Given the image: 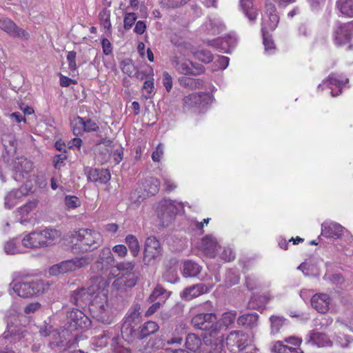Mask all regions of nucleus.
<instances>
[{
  "label": "nucleus",
  "instance_id": "nucleus-42",
  "mask_svg": "<svg viewBox=\"0 0 353 353\" xmlns=\"http://www.w3.org/2000/svg\"><path fill=\"white\" fill-rule=\"evenodd\" d=\"M110 172L106 169L94 170L91 172L89 179L92 181H99L102 183H106L110 179Z\"/></svg>",
  "mask_w": 353,
  "mask_h": 353
},
{
  "label": "nucleus",
  "instance_id": "nucleus-27",
  "mask_svg": "<svg viewBox=\"0 0 353 353\" xmlns=\"http://www.w3.org/2000/svg\"><path fill=\"white\" fill-rule=\"evenodd\" d=\"M343 232V228L336 223L326 221L321 225V234L327 238L338 239Z\"/></svg>",
  "mask_w": 353,
  "mask_h": 353
},
{
  "label": "nucleus",
  "instance_id": "nucleus-20",
  "mask_svg": "<svg viewBox=\"0 0 353 353\" xmlns=\"http://www.w3.org/2000/svg\"><path fill=\"white\" fill-rule=\"evenodd\" d=\"M172 63L175 69L184 74L197 75L204 72V67L195 64L189 60H181L175 57L172 59Z\"/></svg>",
  "mask_w": 353,
  "mask_h": 353
},
{
  "label": "nucleus",
  "instance_id": "nucleus-39",
  "mask_svg": "<svg viewBox=\"0 0 353 353\" xmlns=\"http://www.w3.org/2000/svg\"><path fill=\"white\" fill-rule=\"evenodd\" d=\"M270 350L274 353H303L301 348L289 347L280 341L274 343Z\"/></svg>",
  "mask_w": 353,
  "mask_h": 353
},
{
  "label": "nucleus",
  "instance_id": "nucleus-44",
  "mask_svg": "<svg viewBox=\"0 0 353 353\" xmlns=\"http://www.w3.org/2000/svg\"><path fill=\"white\" fill-rule=\"evenodd\" d=\"M170 295V292H168L161 286H157L151 295L149 297V300L151 302L160 301L161 303L164 302Z\"/></svg>",
  "mask_w": 353,
  "mask_h": 353
},
{
  "label": "nucleus",
  "instance_id": "nucleus-37",
  "mask_svg": "<svg viewBox=\"0 0 353 353\" xmlns=\"http://www.w3.org/2000/svg\"><path fill=\"white\" fill-rule=\"evenodd\" d=\"M270 333L276 334L288 325V321L280 316H271L270 317Z\"/></svg>",
  "mask_w": 353,
  "mask_h": 353
},
{
  "label": "nucleus",
  "instance_id": "nucleus-59",
  "mask_svg": "<svg viewBox=\"0 0 353 353\" xmlns=\"http://www.w3.org/2000/svg\"><path fill=\"white\" fill-rule=\"evenodd\" d=\"M325 1L326 0H307L311 9L314 12H317L321 9L325 5Z\"/></svg>",
  "mask_w": 353,
  "mask_h": 353
},
{
  "label": "nucleus",
  "instance_id": "nucleus-48",
  "mask_svg": "<svg viewBox=\"0 0 353 353\" xmlns=\"http://www.w3.org/2000/svg\"><path fill=\"white\" fill-rule=\"evenodd\" d=\"M236 314L234 312H227L223 314L221 319L217 323L221 326V330L222 328H226L230 325L232 324L236 319Z\"/></svg>",
  "mask_w": 353,
  "mask_h": 353
},
{
  "label": "nucleus",
  "instance_id": "nucleus-22",
  "mask_svg": "<svg viewBox=\"0 0 353 353\" xmlns=\"http://www.w3.org/2000/svg\"><path fill=\"white\" fill-rule=\"evenodd\" d=\"M348 82L347 78H342L336 74H330L328 78L319 84V88L327 86L330 89V94L332 97H336L340 94L341 90L345 83Z\"/></svg>",
  "mask_w": 353,
  "mask_h": 353
},
{
  "label": "nucleus",
  "instance_id": "nucleus-13",
  "mask_svg": "<svg viewBox=\"0 0 353 353\" xmlns=\"http://www.w3.org/2000/svg\"><path fill=\"white\" fill-rule=\"evenodd\" d=\"M134 267L132 262H122L117 265V271H125V274H122L121 276L117 277L113 282V286L119 290L122 288H132L137 283V278L135 274L132 272Z\"/></svg>",
  "mask_w": 353,
  "mask_h": 353
},
{
  "label": "nucleus",
  "instance_id": "nucleus-32",
  "mask_svg": "<svg viewBox=\"0 0 353 353\" xmlns=\"http://www.w3.org/2000/svg\"><path fill=\"white\" fill-rule=\"evenodd\" d=\"M298 269L305 276H319L321 273L319 262L316 260H308L302 263Z\"/></svg>",
  "mask_w": 353,
  "mask_h": 353
},
{
  "label": "nucleus",
  "instance_id": "nucleus-46",
  "mask_svg": "<svg viewBox=\"0 0 353 353\" xmlns=\"http://www.w3.org/2000/svg\"><path fill=\"white\" fill-rule=\"evenodd\" d=\"M201 345V341L195 334H189L186 337L185 346L192 352L199 350Z\"/></svg>",
  "mask_w": 353,
  "mask_h": 353
},
{
  "label": "nucleus",
  "instance_id": "nucleus-8",
  "mask_svg": "<svg viewBox=\"0 0 353 353\" xmlns=\"http://www.w3.org/2000/svg\"><path fill=\"white\" fill-rule=\"evenodd\" d=\"M160 183L155 178L146 179L140 182L134 192L130 194V200L132 203L139 205L148 196L154 195L159 189Z\"/></svg>",
  "mask_w": 353,
  "mask_h": 353
},
{
  "label": "nucleus",
  "instance_id": "nucleus-9",
  "mask_svg": "<svg viewBox=\"0 0 353 353\" xmlns=\"http://www.w3.org/2000/svg\"><path fill=\"white\" fill-rule=\"evenodd\" d=\"M183 210V205L169 199L160 201L156 207V212L162 226L168 225L173 217Z\"/></svg>",
  "mask_w": 353,
  "mask_h": 353
},
{
  "label": "nucleus",
  "instance_id": "nucleus-52",
  "mask_svg": "<svg viewBox=\"0 0 353 353\" xmlns=\"http://www.w3.org/2000/svg\"><path fill=\"white\" fill-rule=\"evenodd\" d=\"M269 299L270 298L266 295L261 296L259 298L254 296L251 298L249 302V307L253 309H259L263 307Z\"/></svg>",
  "mask_w": 353,
  "mask_h": 353
},
{
  "label": "nucleus",
  "instance_id": "nucleus-40",
  "mask_svg": "<svg viewBox=\"0 0 353 353\" xmlns=\"http://www.w3.org/2000/svg\"><path fill=\"white\" fill-rule=\"evenodd\" d=\"M259 316L256 313H250L241 315L239 317L237 323L239 325L252 328L256 325Z\"/></svg>",
  "mask_w": 353,
  "mask_h": 353
},
{
  "label": "nucleus",
  "instance_id": "nucleus-3",
  "mask_svg": "<svg viewBox=\"0 0 353 353\" xmlns=\"http://www.w3.org/2000/svg\"><path fill=\"white\" fill-rule=\"evenodd\" d=\"M68 319L69 323L68 330H62L61 332L52 330V327L50 325H46L39 330L41 336H52L55 340L54 343L57 345L63 344V338L68 335L69 331L74 330H86L90 325L91 321L89 318L85 315L81 310L73 309L68 314Z\"/></svg>",
  "mask_w": 353,
  "mask_h": 353
},
{
  "label": "nucleus",
  "instance_id": "nucleus-54",
  "mask_svg": "<svg viewBox=\"0 0 353 353\" xmlns=\"http://www.w3.org/2000/svg\"><path fill=\"white\" fill-rule=\"evenodd\" d=\"M335 341L341 347H347L353 339L350 336L339 334L336 336Z\"/></svg>",
  "mask_w": 353,
  "mask_h": 353
},
{
  "label": "nucleus",
  "instance_id": "nucleus-60",
  "mask_svg": "<svg viewBox=\"0 0 353 353\" xmlns=\"http://www.w3.org/2000/svg\"><path fill=\"white\" fill-rule=\"evenodd\" d=\"M163 84L168 92L171 90L172 88V78L167 72H163Z\"/></svg>",
  "mask_w": 353,
  "mask_h": 353
},
{
  "label": "nucleus",
  "instance_id": "nucleus-41",
  "mask_svg": "<svg viewBox=\"0 0 353 353\" xmlns=\"http://www.w3.org/2000/svg\"><path fill=\"white\" fill-rule=\"evenodd\" d=\"M178 81L181 86L192 90L200 88L203 85V81L201 79L185 76L179 77Z\"/></svg>",
  "mask_w": 353,
  "mask_h": 353
},
{
  "label": "nucleus",
  "instance_id": "nucleus-16",
  "mask_svg": "<svg viewBox=\"0 0 353 353\" xmlns=\"http://www.w3.org/2000/svg\"><path fill=\"white\" fill-rule=\"evenodd\" d=\"M38 203L37 199H32L17 209V216L21 224L31 223L36 219Z\"/></svg>",
  "mask_w": 353,
  "mask_h": 353
},
{
  "label": "nucleus",
  "instance_id": "nucleus-57",
  "mask_svg": "<svg viewBox=\"0 0 353 353\" xmlns=\"http://www.w3.org/2000/svg\"><path fill=\"white\" fill-rule=\"evenodd\" d=\"M219 258L224 261H230L234 259V253L230 248H224L219 254Z\"/></svg>",
  "mask_w": 353,
  "mask_h": 353
},
{
  "label": "nucleus",
  "instance_id": "nucleus-24",
  "mask_svg": "<svg viewBox=\"0 0 353 353\" xmlns=\"http://www.w3.org/2000/svg\"><path fill=\"white\" fill-rule=\"evenodd\" d=\"M161 253L159 241L154 236L147 238L144 246V258L150 261L159 256Z\"/></svg>",
  "mask_w": 353,
  "mask_h": 353
},
{
  "label": "nucleus",
  "instance_id": "nucleus-51",
  "mask_svg": "<svg viewBox=\"0 0 353 353\" xmlns=\"http://www.w3.org/2000/svg\"><path fill=\"white\" fill-rule=\"evenodd\" d=\"M193 54L196 59L205 63H208L213 59L212 54L207 50H199L196 52H194Z\"/></svg>",
  "mask_w": 353,
  "mask_h": 353
},
{
  "label": "nucleus",
  "instance_id": "nucleus-28",
  "mask_svg": "<svg viewBox=\"0 0 353 353\" xmlns=\"http://www.w3.org/2000/svg\"><path fill=\"white\" fill-rule=\"evenodd\" d=\"M0 28L10 36L18 38L21 40H28L30 37L29 33L19 28L16 23H0Z\"/></svg>",
  "mask_w": 353,
  "mask_h": 353
},
{
  "label": "nucleus",
  "instance_id": "nucleus-2",
  "mask_svg": "<svg viewBox=\"0 0 353 353\" xmlns=\"http://www.w3.org/2000/svg\"><path fill=\"white\" fill-rule=\"evenodd\" d=\"M192 324L194 327L205 331L203 336L205 345H214L218 350L222 347L223 334L214 314H198L192 319Z\"/></svg>",
  "mask_w": 353,
  "mask_h": 353
},
{
  "label": "nucleus",
  "instance_id": "nucleus-4",
  "mask_svg": "<svg viewBox=\"0 0 353 353\" xmlns=\"http://www.w3.org/2000/svg\"><path fill=\"white\" fill-rule=\"evenodd\" d=\"M74 252H92L99 248L103 242L102 234L94 230L81 228L70 233Z\"/></svg>",
  "mask_w": 353,
  "mask_h": 353
},
{
  "label": "nucleus",
  "instance_id": "nucleus-17",
  "mask_svg": "<svg viewBox=\"0 0 353 353\" xmlns=\"http://www.w3.org/2000/svg\"><path fill=\"white\" fill-rule=\"evenodd\" d=\"M196 247L210 258L216 257L222 249L217 239L212 234L203 236L197 243Z\"/></svg>",
  "mask_w": 353,
  "mask_h": 353
},
{
  "label": "nucleus",
  "instance_id": "nucleus-34",
  "mask_svg": "<svg viewBox=\"0 0 353 353\" xmlns=\"http://www.w3.org/2000/svg\"><path fill=\"white\" fill-rule=\"evenodd\" d=\"M153 76V70L150 68V72H148L147 78L143 85V97L146 99L152 98L155 93Z\"/></svg>",
  "mask_w": 353,
  "mask_h": 353
},
{
  "label": "nucleus",
  "instance_id": "nucleus-36",
  "mask_svg": "<svg viewBox=\"0 0 353 353\" xmlns=\"http://www.w3.org/2000/svg\"><path fill=\"white\" fill-rule=\"evenodd\" d=\"M201 270V267L192 261H186L183 263V275L185 277L196 276Z\"/></svg>",
  "mask_w": 353,
  "mask_h": 353
},
{
  "label": "nucleus",
  "instance_id": "nucleus-61",
  "mask_svg": "<svg viewBox=\"0 0 353 353\" xmlns=\"http://www.w3.org/2000/svg\"><path fill=\"white\" fill-rule=\"evenodd\" d=\"M163 181L166 191L170 192L176 188V185L172 179L167 176L163 177Z\"/></svg>",
  "mask_w": 353,
  "mask_h": 353
},
{
  "label": "nucleus",
  "instance_id": "nucleus-56",
  "mask_svg": "<svg viewBox=\"0 0 353 353\" xmlns=\"http://www.w3.org/2000/svg\"><path fill=\"white\" fill-rule=\"evenodd\" d=\"M76 57L77 54L74 51H69L67 53L68 67L72 71H74L77 69Z\"/></svg>",
  "mask_w": 353,
  "mask_h": 353
},
{
  "label": "nucleus",
  "instance_id": "nucleus-49",
  "mask_svg": "<svg viewBox=\"0 0 353 353\" xmlns=\"http://www.w3.org/2000/svg\"><path fill=\"white\" fill-rule=\"evenodd\" d=\"M159 330V325L154 321L146 322L141 330V337L143 339L156 332Z\"/></svg>",
  "mask_w": 353,
  "mask_h": 353
},
{
  "label": "nucleus",
  "instance_id": "nucleus-11",
  "mask_svg": "<svg viewBox=\"0 0 353 353\" xmlns=\"http://www.w3.org/2000/svg\"><path fill=\"white\" fill-rule=\"evenodd\" d=\"M93 260L91 255H86L81 257L64 261L60 263L52 266L49 270L50 275L57 276L69 272L75 271L77 269L88 265Z\"/></svg>",
  "mask_w": 353,
  "mask_h": 353
},
{
  "label": "nucleus",
  "instance_id": "nucleus-25",
  "mask_svg": "<svg viewBox=\"0 0 353 353\" xmlns=\"http://www.w3.org/2000/svg\"><path fill=\"white\" fill-rule=\"evenodd\" d=\"M114 263V259L109 248L101 249L99 259L94 265V268L98 270H107Z\"/></svg>",
  "mask_w": 353,
  "mask_h": 353
},
{
  "label": "nucleus",
  "instance_id": "nucleus-18",
  "mask_svg": "<svg viewBox=\"0 0 353 353\" xmlns=\"http://www.w3.org/2000/svg\"><path fill=\"white\" fill-rule=\"evenodd\" d=\"M71 127L74 134L78 136L83 132H96L99 129V124L91 119L76 117L71 120Z\"/></svg>",
  "mask_w": 353,
  "mask_h": 353
},
{
  "label": "nucleus",
  "instance_id": "nucleus-6",
  "mask_svg": "<svg viewBox=\"0 0 353 353\" xmlns=\"http://www.w3.org/2000/svg\"><path fill=\"white\" fill-rule=\"evenodd\" d=\"M12 170L13 179L19 182L28 183L32 181L35 188L36 178L32 172V163L23 157H10L9 162H6Z\"/></svg>",
  "mask_w": 353,
  "mask_h": 353
},
{
  "label": "nucleus",
  "instance_id": "nucleus-14",
  "mask_svg": "<svg viewBox=\"0 0 353 353\" xmlns=\"http://www.w3.org/2000/svg\"><path fill=\"white\" fill-rule=\"evenodd\" d=\"M107 143L108 144L104 143L99 145L98 154H97V161L103 164L110 159H113L114 163L118 164L123 159V149L119 146L113 148L110 141Z\"/></svg>",
  "mask_w": 353,
  "mask_h": 353
},
{
  "label": "nucleus",
  "instance_id": "nucleus-45",
  "mask_svg": "<svg viewBox=\"0 0 353 353\" xmlns=\"http://www.w3.org/2000/svg\"><path fill=\"white\" fill-rule=\"evenodd\" d=\"M3 249L7 254H16L24 252L17 239H12L6 242Z\"/></svg>",
  "mask_w": 353,
  "mask_h": 353
},
{
  "label": "nucleus",
  "instance_id": "nucleus-15",
  "mask_svg": "<svg viewBox=\"0 0 353 353\" xmlns=\"http://www.w3.org/2000/svg\"><path fill=\"white\" fill-rule=\"evenodd\" d=\"M212 100L211 94L205 92L192 93L184 97L183 108L188 110H194L203 108Z\"/></svg>",
  "mask_w": 353,
  "mask_h": 353
},
{
  "label": "nucleus",
  "instance_id": "nucleus-33",
  "mask_svg": "<svg viewBox=\"0 0 353 353\" xmlns=\"http://www.w3.org/2000/svg\"><path fill=\"white\" fill-rule=\"evenodd\" d=\"M307 343L316 345L318 347H328L332 344V341L326 334L314 331L310 333Z\"/></svg>",
  "mask_w": 353,
  "mask_h": 353
},
{
  "label": "nucleus",
  "instance_id": "nucleus-38",
  "mask_svg": "<svg viewBox=\"0 0 353 353\" xmlns=\"http://www.w3.org/2000/svg\"><path fill=\"white\" fill-rule=\"evenodd\" d=\"M336 7L341 14L353 17V0H337Z\"/></svg>",
  "mask_w": 353,
  "mask_h": 353
},
{
  "label": "nucleus",
  "instance_id": "nucleus-29",
  "mask_svg": "<svg viewBox=\"0 0 353 353\" xmlns=\"http://www.w3.org/2000/svg\"><path fill=\"white\" fill-rule=\"evenodd\" d=\"M2 143L5 148L6 153L3 155V160L9 162L10 157H14L17 150V142L12 134H3Z\"/></svg>",
  "mask_w": 353,
  "mask_h": 353
},
{
  "label": "nucleus",
  "instance_id": "nucleus-21",
  "mask_svg": "<svg viewBox=\"0 0 353 353\" xmlns=\"http://www.w3.org/2000/svg\"><path fill=\"white\" fill-rule=\"evenodd\" d=\"M220 281L218 276H215V282L199 283L185 288L181 294V297L185 300H191L199 295L207 293L213 288L215 283Z\"/></svg>",
  "mask_w": 353,
  "mask_h": 353
},
{
  "label": "nucleus",
  "instance_id": "nucleus-50",
  "mask_svg": "<svg viewBox=\"0 0 353 353\" xmlns=\"http://www.w3.org/2000/svg\"><path fill=\"white\" fill-rule=\"evenodd\" d=\"M239 273L233 270H229L227 271L225 276V284L228 287L236 285L239 283Z\"/></svg>",
  "mask_w": 353,
  "mask_h": 353
},
{
  "label": "nucleus",
  "instance_id": "nucleus-10",
  "mask_svg": "<svg viewBox=\"0 0 353 353\" xmlns=\"http://www.w3.org/2000/svg\"><path fill=\"white\" fill-rule=\"evenodd\" d=\"M17 317L15 315L12 316H7V330L3 334V337L0 340V348L9 341V343H14L17 339H24L26 341H31L32 336L26 330H22L20 333H17L15 327H14V323L12 319L16 321ZM8 344L3 350L0 349V353H15L13 350L8 349Z\"/></svg>",
  "mask_w": 353,
  "mask_h": 353
},
{
  "label": "nucleus",
  "instance_id": "nucleus-63",
  "mask_svg": "<svg viewBox=\"0 0 353 353\" xmlns=\"http://www.w3.org/2000/svg\"><path fill=\"white\" fill-rule=\"evenodd\" d=\"M41 307V304L38 302L31 303L28 304L24 309V312L26 314H30L39 310Z\"/></svg>",
  "mask_w": 353,
  "mask_h": 353
},
{
  "label": "nucleus",
  "instance_id": "nucleus-30",
  "mask_svg": "<svg viewBox=\"0 0 353 353\" xmlns=\"http://www.w3.org/2000/svg\"><path fill=\"white\" fill-rule=\"evenodd\" d=\"M275 23H264L261 28L265 51L267 54H273L275 51L274 43L269 34L268 30L273 31L276 28Z\"/></svg>",
  "mask_w": 353,
  "mask_h": 353
},
{
  "label": "nucleus",
  "instance_id": "nucleus-12",
  "mask_svg": "<svg viewBox=\"0 0 353 353\" xmlns=\"http://www.w3.org/2000/svg\"><path fill=\"white\" fill-rule=\"evenodd\" d=\"M35 191L32 181L23 184L18 189H13L8 192L4 196V207L7 209H12L17 205L23 197L29 195Z\"/></svg>",
  "mask_w": 353,
  "mask_h": 353
},
{
  "label": "nucleus",
  "instance_id": "nucleus-35",
  "mask_svg": "<svg viewBox=\"0 0 353 353\" xmlns=\"http://www.w3.org/2000/svg\"><path fill=\"white\" fill-rule=\"evenodd\" d=\"M263 19L264 22H279L280 17L273 3H265Z\"/></svg>",
  "mask_w": 353,
  "mask_h": 353
},
{
  "label": "nucleus",
  "instance_id": "nucleus-31",
  "mask_svg": "<svg viewBox=\"0 0 353 353\" xmlns=\"http://www.w3.org/2000/svg\"><path fill=\"white\" fill-rule=\"evenodd\" d=\"M312 307L320 313H325L329 310L330 296L326 294H316L311 299Z\"/></svg>",
  "mask_w": 353,
  "mask_h": 353
},
{
  "label": "nucleus",
  "instance_id": "nucleus-1",
  "mask_svg": "<svg viewBox=\"0 0 353 353\" xmlns=\"http://www.w3.org/2000/svg\"><path fill=\"white\" fill-rule=\"evenodd\" d=\"M109 283L103 278L94 277L88 288L75 291L72 301L77 305L90 303L89 310L92 316L105 324H110L114 319L112 307L108 302Z\"/></svg>",
  "mask_w": 353,
  "mask_h": 353
},
{
  "label": "nucleus",
  "instance_id": "nucleus-26",
  "mask_svg": "<svg viewBox=\"0 0 353 353\" xmlns=\"http://www.w3.org/2000/svg\"><path fill=\"white\" fill-rule=\"evenodd\" d=\"M351 37L350 28L347 23H340L335 30L334 39L339 46L347 44Z\"/></svg>",
  "mask_w": 353,
  "mask_h": 353
},
{
  "label": "nucleus",
  "instance_id": "nucleus-43",
  "mask_svg": "<svg viewBox=\"0 0 353 353\" xmlns=\"http://www.w3.org/2000/svg\"><path fill=\"white\" fill-rule=\"evenodd\" d=\"M241 8L250 21L256 19V9L253 7L251 0H240Z\"/></svg>",
  "mask_w": 353,
  "mask_h": 353
},
{
  "label": "nucleus",
  "instance_id": "nucleus-62",
  "mask_svg": "<svg viewBox=\"0 0 353 353\" xmlns=\"http://www.w3.org/2000/svg\"><path fill=\"white\" fill-rule=\"evenodd\" d=\"M163 154V146L162 144H159L156 150L153 152L152 158L154 161H159Z\"/></svg>",
  "mask_w": 353,
  "mask_h": 353
},
{
  "label": "nucleus",
  "instance_id": "nucleus-64",
  "mask_svg": "<svg viewBox=\"0 0 353 353\" xmlns=\"http://www.w3.org/2000/svg\"><path fill=\"white\" fill-rule=\"evenodd\" d=\"M230 59L228 57L221 56L216 60L218 69L225 70L229 65Z\"/></svg>",
  "mask_w": 353,
  "mask_h": 353
},
{
  "label": "nucleus",
  "instance_id": "nucleus-55",
  "mask_svg": "<svg viewBox=\"0 0 353 353\" xmlns=\"http://www.w3.org/2000/svg\"><path fill=\"white\" fill-rule=\"evenodd\" d=\"M121 70L123 73L130 77L135 74V67L130 60L123 61L121 63Z\"/></svg>",
  "mask_w": 353,
  "mask_h": 353
},
{
  "label": "nucleus",
  "instance_id": "nucleus-7",
  "mask_svg": "<svg viewBox=\"0 0 353 353\" xmlns=\"http://www.w3.org/2000/svg\"><path fill=\"white\" fill-rule=\"evenodd\" d=\"M13 291L21 297H32L43 294L48 288V284L43 281H14L11 283Z\"/></svg>",
  "mask_w": 353,
  "mask_h": 353
},
{
  "label": "nucleus",
  "instance_id": "nucleus-47",
  "mask_svg": "<svg viewBox=\"0 0 353 353\" xmlns=\"http://www.w3.org/2000/svg\"><path fill=\"white\" fill-rule=\"evenodd\" d=\"M125 241L133 256H137L140 251V246L137 237L129 234L126 236Z\"/></svg>",
  "mask_w": 353,
  "mask_h": 353
},
{
  "label": "nucleus",
  "instance_id": "nucleus-23",
  "mask_svg": "<svg viewBox=\"0 0 353 353\" xmlns=\"http://www.w3.org/2000/svg\"><path fill=\"white\" fill-rule=\"evenodd\" d=\"M235 34L230 33L223 37L218 38L210 42L209 45L215 47L223 53H230L236 43Z\"/></svg>",
  "mask_w": 353,
  "mask_h": 353
},
{
  "label": "nucleus",
  "instance_id": "nucleus-58",
  "mask_svg": "<svg viewBox=\"0 0 353 353\" xmlns=\"http://www.w3.org/2000/svg\"><path fill=\"white\" fill-rule=\"evenodd\" d=\"M112 251L120 258H124L128 254L126 246L121 244L114 245Z\"/></svg>",
  "mask_w": 353,
  "mask_h": 353
},
{
  "label": "nucleus",
  "instance_id": "nucleus-19",
  "mask_svg": "<svg viewBox=\"0 0 353 353\" xmlns=\"http://www.w3.org/2000/svg\"><path fill=\"white\" fill-rule=\"evenodd\" d=\"M226 345L231 352H240L248 345V336L242 331L231 332L226 338Z\"/></svg>",
  "mask_w": 353,
  "mask_h": 353
},
{
  "label": "nucleus",
  "instance_id": "nucleus-53",
  "mask_svg": "<svg viewBox=\"0 0 353 353\" xmlns=\"http://www.w3.org/2000/svg\"><path fill=\"white\" fill-rule=\"evenodd\" d=\"M65 205L68 209H74L81 205L80 199L72 195H67L64 199Z\"/></svg>",
  "mask_w": 353,
  "mask_h": 353
},
{
  "label": "nucleus",
  "instance_id": "nucleus-5",
  "mask_svg": "<svg viewBox=\"0 0 353 353\" xmlns=\"http://www.w3.org/2000/svg\"><path fill=\"white\" fill-rule=\"evenodd\" d=\"M60 236V232L57 230L45 229L42 231H34L26 235L21 240V243L26 248L45 247L53 243Z\"/></svg>",
  "mask_w": 353,
  "mask_h": 353
}]
</instances>
